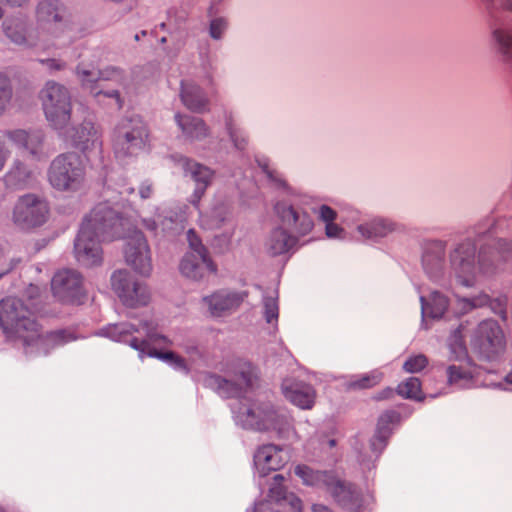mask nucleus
I'll return each mask as SVG.
<instances>
[{
	"label": "nucleus",
	"instance_id": "nucleus-1",
	"mask_svg": "<svg viewBox=\"0 0 512 512\" xmlns=\"http://www.w3.org/2000/svg\"><path fill=\"white\" fill-rule=\"evenodd\" d=\"M107 337L117 342L129 344L140 353L151 357L161 359L170 364L176 357L173 351L162 352L151 348L150 344L157 340H166V338L157 332V324L152 320H143L139 327L131 323H118L109 325L105 329Z\"/></svg>",
	"mask_w": 512,
	"mask_h": 512
},
{
	"label": "nucleus",
	"instance_id": "nucleus-2",
	"mask_svg": "<svg viewBox=\"0 0 512 512\" xmlns=\"http://www.w3.org/2000/svg\"><path fill=\"white\" fill-rule=\"evenodd\" d=\"M0 327L8 337L21 339L26 346L42 340L30 310L16 297L0 301Z\"/></svg>",
	"mask_w": 512,
	"mask_h": 512
},
{
	"label": "nucleus",
	"instance_id": "nucleus-3",
	"mask_svg": "<svg viewBox=\"0 0 512 512\" xmlns=\"http://www.w3.org/2000/svg\"><path fill=\"white\" fill-rule=\"evenodd\" d=\"M112 147L117 158L137 157L150 149V132L141 116L121 118L112 133Z\"/></svg>",
	"mask_w": 512,
	"mask_h": 512
},
{
	"label": "nucleus",
	"instance_id": "nucleus-4",
	"mask_svg": "<svg viewBox=\"0 0 512 512\" xmlns=\"http://www.w3.org/2000/svg\"><path fill=\"white\" fill-rule=\"evenodd\" d=\"M86 167L80 155L67 152L53 159L48 169V180L59 191L75 192L85 183Z\"/></svg>",
	"mask_w": 512,
	"mask_h": 512
},
{
	"label": "nucleus",
	"instance_id": "nucleus-5",
	"mask_svg": "<svg viewBox=\"0 0 512 512\" xmlns=\"http://www.w3.org/2000/svg\"><path fill=\"white\" fill-rule=\"evenodd\" d=\"M84 221L102 242L122 238L133 228L127 217L111 208L107 203L96 205L84 218Z\"/></svg>",
	"mask_w": 512,
	"mask_h": 512
},
{
	"label": "nucleus",
	"instance_id": "nucleus-6",
	"mask_svg": "<svg viewBox=\"0 0 512 512\" xmlns=\"http://www.w3.org/2000/svg\"><path fill=\"white\" fill-rule=\"evenodd\" d=\"M47 121L55 129L64 128L71 119L72 103L68 89L55 81H48L39 94Z\"/></svg>",
	"mask_w": 512,
	"mask_h": 512
},
{
	"label": "nucleus",
	"instance_id": "nucleus-7",
	"mask_svg": "<svg viewBox=\"0 0 512 512\" xmlns=\"http://www.w3.org/2000/svg\"><path fill=\"white\" fill-rule=\"evenodd\" d=\"M65 8L58 1L42 0L37 5L36 19L39 25L47 28L54 36L53 45L62 48L72 41L73 27L64 20Z\"/></svg>",
	"mask_w": 512,
	"mask_h": 512
},
{
	"label": "nucleus",
	"instance_id": "nucleus-8",
	"mask_svg": "<svg viewBox=\"0 0 512 512\" xmlns=\"http://www.w3.org/2000/svg\"><path fill=\"white\" fill-rule=\"evenodd\" d=\"M255 378L254 367L249 363H241L234 371L232 379H226L214 373H204L201 381L207 388L213 389L225 398L239 397L251 387Z\"/></svg>",
	"mask_w": 512,
	"mask_h": 512
},
{
	"label": "nucleus",
	"instance_id": "nucleus-9",
	"mask_svg": "<svg viewBox=\"0 0 512 512\" xmlns=\"http://www.w3.org/2000/svg\"><path fill=\"white\" fill-rule=\"evenodd\" d=\"M111 285L121 302L131 308L146 306L150 292L144 283L135 280L126 270H117L111 276Z\"/></svg>",
	"mask_w": 512,
	"mask_h": 512
},
{
	"label": "nucleus",
	"instance_id": "nucleus-10",
	"mask_svg": "<svg viewBox=\"0 0 512 512\" xmlns=\"http://www.w3.org/2000/svg\"><path fill=\"white\" fill-rule=\"evenodd\" d=\"M472 345L482 358L493 360L504 353L506 341L499 324L486 320L479 324Z\"/></svg>",
	"mask_w": 512,
	"mask_h": 512
},
{
	"label": "nucleus",
	"instance_id": "nucleus-11",
	"mask_svg": "<svg viewBox=\"0 0 512 512\" xmlns=\"http://www.w3.org/2000/svg\"><path fill=\"white\" fill-rule=\"evenodd\" d=\"M54 297L62 303L80 304L85 297L82 275L74 269H61L51 281Z\"/></svg>",
	"mask_w": 512,
	"mask_h": 512
},
{
	"label": "nucleus",
	"instance_id": "nucleus-12",
	"mask_svg": "<svg viewBox=\"0 0 512 512\" xmlns=\"http://www.w3.org/2000/svg\"><path fill=\"white\" fill-rule=\"evenodd\" d=\"M48 211L45 201L36 195L27 194L17 201L13 210V221L21 228L40 226L46 221Z\"/></svg>",
	"mask_w": 512,
	"mask_h": 512
},
{
	"label": "nucleus",
	"instance_id": "nucleus-13",
	"mask_svg": "<svg viewBox=\"0 0 512 512\" xmlns=\"http://www.w3.org/2000/svg\"><path fill=\"white\" fill-rule=\"evenodd\" d=\"M76 75L79 78L82 86L89 88L91 93H93L95 96L103 94L107 97L114 98L117 109H121L123 107V100L120 97L118 91L112 90L103 92L102 90H96L95 86V84H98L102 81L120 77L119 70L113 68L107 71H100L94 66H86L85 64L81 63L76 68Z\"/></svg>",
	"mask_w": 512,
	"mask_h": 512
},
{
	"label": "nucleus",
	"instance_id": "nucleus-14",
	"mask_svg": "<svg viewBox=\"0 0 512 512\" xmlns=\"http://www.w3.org/2000/svg\"><path fill=\"white\" fill-rule=\"evenodd\" d=\"M328 493L337 505L348 512H361L363 496L360 489L351 482L340 479L337 475Z\"/></svg>",
	"mask_w": 512,
	"mask_h": 512
},
{
	"label": "nucleus",
	"instance_id": "nucleus-15",
	"mask_svg": "<svg viewBox=\"0 0 512 512\" xmlns=\"http://www.w3.org/2000/svg\"><path fill=\"white\" fill-rule=\"evenodd\" d=\"M287 461L288 457L283 449L274 444L262 445L254 454V465L261 477L280 470Z\"/></svg>",
	"mask_w": 512,
	"mask_h": 512
},
{
	"label": "nucleus",
	"instance_id": "nucleus-16",
	"mask_svg": "<svg viewBox=\"0 0 512 512\" xmlns=\"http://www.w3.org/2000/svg\"><path fill=\"white\" fill-rule=\"evenodd\" d=\"M3 137L15 146L27 151L35 159H41L44 156V133L40 130H6Z\"/></svg>",
	"mask_w": 512,
	"mask_h": 512
},
{
	"label": "nucleus",
	"instance_id": "nucleus-17",
	"mask_svg": "<svg viewBox=\"0 0 512 512\" xmlns=\"http://www.w3.org/2000/svg\"><path fill=\"white\" fill-rule=\"evenodd\" d=\"M282 391L287 400L301 409H311L315 403L316 391L305 382L286 380Z\"/></svg>",
	"mask_w": 512,
	"mask_h": 512
},
{
	"label": "nucleus",
	"instance_id": "nucleus-18",
	"mask_svg": "<svg viewBox=\"0 0 512 512\" xmlns=\"http://www.w3.org/2000/svg\"><path fill=\"white\" fill-rule=\"evenodd\" d=\"M458 263L453 262V265L457 266V278L459 282L464 286L473 285L477 272H481L485 275L494 273L492 269L493 258H478L476 265V258H456Z\"/></svg>",
	"mask_w": 512,
	"mask_h": 512
},
{
	"label": "nucleus",
	"instance_id": "nucleus-19",
	"mask_svg": "<svg viewBox=\"0 0 512 512\" xmlns=\"http://www.w3.org/2000/svg\"><path fill=\"white\" fill-rule=\"evenodd\" d=\"M182 165L184 171L196 183V188L191 196V203L197 207L212 180L213 172L208 167L188 158L182 159Z\"/></svg>",
	"mask_w": 512,
	"mask_h": 512
},
{
	"label": "nucleus",
	"instance_id": "nucleus-20",
	"mask_svg": "<svg viewBox=\"0 0 512 512\" xmlns=\"http://www.w3.org/2000/svg\"><path fill=\"white\" fill-rule=\"evenodd\" d=\"M275 210L285 225L301 235L308 234L314 226L313 220L306 212L299 211L287 203H277Z\"/></svg>",
	"mask_w": 512,
	"mask_h": 512
},
{
	"label": "nucleus",
	"instance_id": "nucleus-21",
	"mask_svg": "<svg viewBox=\"0 0 512 512\" xmlns=\"http://www.w3.org/2000/svg\"><path fill=\"white\" fill-rule=\"evenodd\" d=\"M247 295V292L222 290L205 297L203 300L209 306V310L213 316H221L225 312L238 308Z\"/></svg>",
	"mask_w": 512,
	"mask_h": 512
},
{
	"label": "nucleus",
	"instance_id": "nucleus-22",
	"mask_svg": "<svg viewBox=\"0 0 512 512\" xmlns=\"http://www.w3.org/2000/svg\"><path fill=\"white\" fill-rule=\"evenodd\" d=\"M179 270L185 278L199 281L210 274H215L217 265L212 258H182Z\"/></svg>",
	"mask_w": 512,
	"mask_h": 512
},
{
	"label": "nucleus",
	"instance_id": "nucleus-23",
	"mask_svg": "<svg viewBox=\"0 0 512 512\" xmlns=\"http://www.w3.org/2000/svg\"><path fill=\"white\" fill-rule=\"evenodd\" d=\"M283 481L284 477L281 474H276L273 477V483L269 488V498L276 502V506L287 509L289 512H302L301 499L292 493L287 495Z\"/></svg>",
	"mask_w": 512,
	"mask_h": 512
},
{
	"label": "nucleus",
	"instance_id": "nucleus-24",
	"mask_svg": "<svg viewBox=\"0 0 512 512\" xmlns=\"http://www.w3.org/2000/svg\"><path fill=\"white\" fill-rule=\"evenodd\" d=\"M295 474L302 480L304 485L316 489H324L327 492L336 476L334 471L314 470L304 464L295 467Z\"/></svg>",
	"mask_w": 512,
	"mask_h": 512
},
{
	"label": "nucleus",
	"instance_id": "nucleus-25",
	"mask_svg": "<svg viewBox=\"0 0 512 512\" xmlns=\"http://www.w3.org/2000/svg\"><path fill=\"white\" fill-rule=\"evenodd\" d=\"M70 139L74 147L84 152L101 146L100 132L90 121H84L79 127L75 128L70 135Z\"/></svg>",
	"mask_w": 512,
	"mask_h": 512
},
{
	"label": "nucleus",
	"instance_id": "nucleus-26",
	"mask_svg": "<svg viewBox=\"0 0 512 512\" xmlns=\"http://www.w3.org/2000/svg\"><path fill=\"white\" fill-rule=\"evenodd\" d=\"M100 242L101 239L83 221L74 244L76 256H99L102 253Z\"/></svg>",
	"mask_w": 512,
	"mask_h": 512
},
{
	"label": "nucleus",
	"instance_id": "nucleus-27",
	"mask_svg": "<svg viewBox=\"0 0 512 512\" xmlns=\"http://www.w3.org/2000/svg\"><path fill=\"white\" fill-rule=\"evenodd\" d=\"M266 246L273 256L294 253L298 247V239L282 228H277L271 232Z\"/></svg>",
	"mask_w": 512,
	"mask_h": 512
},
{
	"label": "nucleus",
	"instance_id": "nucleus-28",
	"mask_svg": "<svg viewBox=\"0 0 512 512\" xmlns=\"http://www.w3.org/2000/svg\"><path fill=\"white\" fill-rule=\"evenodd\" d=\"M180 96L183 104L194 112L201 113L208 105V99L203 90L192 82H181Z\"/></svg>",
	"mask_w": 512,
	"mask_h": 512
},
{
	"label": "nucleus",
	"instance_id": "nucleus-29",
	"mask_svg": "<svg viewBox=\"0 0 512 512\" xmlns=\"http://www.w3.org/2000/svg\"><path fill=\"white\" fill-rule=\"evenodd\" d=\"M175 120L183 134L191 140H201L209 135V128L201 118L176 114Z\"/></svg>",
	"mask_w": 512,
	"mask_h": 512
},
{
	"label": "nucleus",
	"instance_id": "nucleus-30",
	"mask_svg": "<svg viewBox=\"0 0 512 512\" xmlns=\"http://www.w3.org/2000/svg\"><path fill=\"white\" fill-rule=\"evenodd\" d=\"M492 46L505 62H512V28L498 26L491 33Z\"/></svg>",
	"mask_w": 512,
	"mask_h": 512
},
{
	"label": "nucleus",
	"instance_id": "nucleus-31",
	"mask_svg": "<svg viewBox=\"0 0 512 512\" xmlns=\"http://www.w3.org/2000/svg\"><path fill=\"white\" fill-rule=\"evenodd\" d=\"M271 410V406L264 404L261 406H252L246 408L245 411L239 414V419L245 428L254 429L257 431H263L267 429L265 426L266 417L268 411Z\"/></svg>",
	"mask_w": 512,
	"mask_h": 512
},
{
	"label": "nucleus",
	"instance_id": "nucleus-32",
	"mask_svg": "<svg viewBox=\"0 0 512 512\" xmlns=\"http://www.w3.org/2000/svg\"><path fill=\"white\" fill-rule=\"evenodd\" d=\"M447 382L450 386L463 388L468 386L473 379V371L470 361L460 364H451L446 369Z\"/></svg>",
	"mask_w": 512,
	"mask_h": 512
},
{
	"label": "nucleus",
	"instance_id": "nucleus-33",
	"mask_svg": "<svg viewBox=\"0 0 512 512\" xmlns=\"http://www.w3.org/2000/svg\"><path fill=\"white\" fill-rule=\"evenodd\" d=\"M422 316H429L433 319L441 318L446 312L449 301L448 298L438 291H434L430 294L429 301L424 296L420 297Z\"/></svg>",
	"mask_w": 512,
	"mask_h": 512
},
{
	"label": "nucleus",
	"instance_id": "nucleus-34",
	"mask_svg": "<svg viewBox=\"0 0 512 512\" xmlns=\"http://www.w3.org/2000/svg\"><path fill=\"white\" fill-rule=\"evenodd\" d=\"M265 426H267V429L264 431H273L280 438L288 437L292 429L290 417L274 410L272 407L267 413Z\"/></svg>",
	"mask_w": 512,
	"mask_h": 512
},
{
	"label": "nucleus",
	"instance_id": "nucleus-35",
	"mask_svg": "<svg viewBox=\"0 0 512 512\" xmlns=\"http://www.w3.org/2000/svg\"><path fill=\"white\" fill-rule=\"evenodd\" d=\"M31 178V171L23 163L16 161L5 175V182L10 188L21 189L29 184Z\"/></svg>",
	"mask_w": 512,
	"mask_h": 512
},
{
	"label": "nucleus",
	"instance_id": "nucleus-36",
	"mask_svg": "<svg viewBox=\"0 0 512 512\" xmlns=\"http://www.w3.org/2000/svg\"><path fill=\"white\" fill-rule=\"evenodd\" d=\"M358 229L364 237L376 239L385 237L391 233L395 227L391 221L386 219H374L368 223L360 225Z\"/></svg>",
	"mask_w": 512,
	"mask_h": 512
},
{
	"label": "nucleus",
	"instance_id": "nucleus-37",
	"mask_svg": "<svg viewBox=\"0 0 512 512\" xmlns=\"http://www.w3.org/2000/svg\"><path fill=\"white\" fill-rule=\"evenodd\" d=\"M321 221L325 223V234L328 238L344 237L345 231L338 224L334 223L337 218V212L328 205H321L318 211Z\"/></svg>",
	"mask_w": 512,
	"mask_h": 512
},
{
	"label": "nucleus",
	"instance_id": "nucleus-38",
	"mask_svg": "<svg viewBox=\"0 0 512 512\" xmlns=\"http://www.w3.org/2000/svg\"><path fill=\"white\" fill-rule=\"evenodd\" d=\"M149 246L143 233L133 231L126 242L125 256H146L149 253Z\"/></svg>",
	"mask_w": 512,
	"mask_h": 512
},
{
	"label": "nucleus",
	"instance_id": "nucleus-39",
	"mask_svg": "<svg viewBox=\"0 0 512 512\" xmlns=\"http://www.w3.org/2000/svg\"><path fill=\"white\" fill-rule=\"evenodd\" d=\"M383 379V373L379 370H373L352 379L348 383V387L352 390L370 389L378 385Z\"/></svg>",
	"mask_w": 512,
	"mask_h": 512
},
{
	"label": "nucleus",
	"instance_id": "nucleus-40",
	"mask_svg": "<svg viewBox=\"0 0 512 512\" xmlns=\"http://www.w3.org/2000/svg\"><path fill=\"white\" fill-rule=\"evenodd\" d=\"M5 35L11 42L17 45H24L27 42L25 27L17 20L7 19L2 24Z\"/></svg>",
	"mask_w": 512,
	"mask_h": 512
},
{
	"label": "nucleus",
	"instance_id": "nucleus-41",
	"mask_svg": "<svg viewBox=\"0 0 512 512\" xmlns=\"http://www.w3.org/2000/svg\"><path fill=\"white\" fill-rule=\"evenodd\" d=\"M396 392L406 399L422 400L421 382L416 377H410L397 386Z\"/></svg>",
	"mask_w": 512,
	"mask_h": 512
},
{
	"label": "nucleus",
	"instance_id": "nucleus-42",
	"mask_svg": "<svg viewBox=\"0 0 512 512\" xmlns=\"http://www.w3.org/2000/svg\"><path fill=\"white\" fill-rule=\"evenodd\" d=\"M76 339L75 333L69 329L51 331L43 337L44 343L52 347L62 346Z\"/></svg>",
	"mask_w": 512,
	"mask_h": 512
},
{
	"label": "nucleus",
	"instance_id": "nucleus-43",
	"mask_svg": "<svg viewBox=\"0 0 512 512\" xmlns=\"http://www.w3.org/2000/svg\"><path fill=\"white\" fill-rule=\"evenodd\" d=\"M449 350L451 359L456 361H469L465 343L458 332H455L449 339Z\"/></svg>",
	"mask_w": 512,
	"mask_h": 512
},
{
	"label": "nucleus",
	"instance_id": "nucleus-44",
	"mask_svg": "<svg viewBox=\"0 0 512 512\" xmlns=\"http://www.w3.org/2000/svg\"><path fill=\"white\" fill-rule=\"evenodd\" d=\"M399 418V414L396 411H385L380 415L375 433L378 434V438L384 439L390 437L391 429L390 425Z\"/></svg>",
	"mask_w": 512,
	"mask_h": 512
},
{
	"label": "nucleus",
	"instance_id": "nucleus-45",
	"mask_svg": "<svg viewBox=\"0 0 512 512\" xmlns=\"http://www.w3.org/2000/svg\"><path fill=\"white\" fill-rule=\"evenodd\" d=\"M226 128L235 148L241 151L245 150L248 145L247 137L240 128L234 125L231 116L226 118Z\"/></svg>",
	"mask_w": 512,
	"mask_h": 512
},
{
	"label": "nucleus",
	"instance_id": "nucleus-46",
	"mask_svg": "<svg viewBox=\"0 0 512 512\" xmlns=\"http://www.w3.org/2000/svg\"><path fill=\"white\" fill-rule=\"evenodd\" d=\"M13 96V89L10 79L0 74V116L5 112Z\"/></svg>",
	"mask_w": 512,
	"mask_h": 512
},
{
	"label": "nucleus",
	"instance_id": "nucleus-47",
	"mask_svg": "<svg viewBox=\"0 0 512 512\" xmlns=\"http://www.w3.org/2000/svg\"><path fill=\"white\" fill-rule=\"evenodd\" d=\"M264 317L267 323L277 322L279 316L278 300L273 296L263 298Z\"/></svg>",
	"mask_w": 512,
	"mask_h": 512
},
{
	"label": "nucleus",
	"instance_id": "nucleus-48",
	"mask_svg": "<svg viewBox=\"0 0 512 512\" xmlns=\"http://www.w3.org/2000/svg\"><path fill=\"white\" fill-rule=\"evenodd\" d=\"M428 365V358L424 354L409 357L403 364V370L407 373H418Z\"/></svg>",
	"mask_w": 512,
	"mask_h": 512
},
{
	"label": "nucleus",
	"instance_id": "nucleus-49",
	"mask_svg": "<svg viewBox=\"0 0 512 512\" xmlns=\"http://www.w3.org/2000/svg\"><path fill=\"white\" fill-rule=\"evenodd\" d=\"M128 265L138 274L149 276L152 271L151 258H128Z\"/></svg>",
	"mask_w": 512,
	"mask_h": 512
},
{
	"label": "nucleus",
	"instance_id": "nucleus-50",
	"mask_svg": "<svg viewBox=\"0 0 512 512\" xmlns=\"http://www.w3.org/2000/svg\"><path fill=\"white\" fill-rule=\"evenodd\" d=\"M187 241L191 250L198 256H207V249L203 245L201 238L197 235L194 229L188 230Z\"/></svg>",
	"mask_w": 512,
	"mask_h": 512
},
{
	"label": "nucleus",
	"instance_id": "nucleus-51",
	"mask_svg": "<svg viewBox=\"0 0 512 512\" xmlns=\"http://www.w3.org/2000/svg\"><path fill=\"white\" fill-rule=\"evenodd\" d=\"M488 12L493 15L497 10L503 9L512 12V0H504L498 4L497 0H482Z\"/></svg>",
	"mask_w": 512,
	"mask_h": 512
},
{
	"label": "nucleus",
	"instance_id": "nucleus-52",
	"mask_svg": "<svg viewBox=\"0 0 512 512\" xmlns=\"http://www.w3.org/2000/svg\"><path fill=\"white\" fill-rule=\"evenodd\" d=\"M227 27V23L223 18L213 19L210 23L209 33L213 39H220Z\"/></svg>",
	"mask_w": 512,
	"mask_h": 512
},
{
	"label": "nucleus",
	"instance_id": "nucleus-53",
	"mask_svg": "<svg viewBox=\"0 0 512 512\" xmlns=\"http://www.w3.org/2000/svg\"><path fill=\"white\" fill-rule=\"evenodd\" d=\"M445 252V243L440 240H433L426 243V256H439Z\"/></svg>",
	"mask_w": 512,
	"mask_h": 512
},
{
	"label": "nucleus",
	"instance_id": "nucleus-54",
	"mask_svg": "<svg viewBox=\"0 0 512 512\" xmlns=\"http://www.w3.org/2000/svg\"><path fill=\"white\" fill-rule=\"evenodd\" d=\"M458 256H475L476 246L475 244L467 239L460 243L454 251Z\"/></svg>",
	"mask_w": 512,
	"mask_h": 512
},
{
	"label": "nucleus",
	"instance_id": "nucleus-55",
	"mask_svg": "<svg viewBox=\"0 0 512 512\" xmlns=\"http://www.w3.org/2000/svg\"><path fill=\"white\" fill-rule=\"evenodd\" d=\"M275 505L272 501H260L255 505L254 512H289L287 509L280 511Z\"/></svg>",
	"mask_w": 512,
	"mask_h": 512
},
{
	"label": "nucleus",
	"instance_id": "nucleus-56",
	"mask_svg": "<svg viewBox=\"0 0 512 512\" xmlns=\"http://www.w3.org/2000/svg\"><path fill=\"white\" fill-rule=\"evenodd\" d=\"M389 437H385L384 439L378 438V434H374V436L370 440V446L373 452L380 454L387 445Z\"/></svg>",
	"mask_w": 512,
	"mask_h": 512
},
{
	"label": "nucleus",
	"instance_id": "nucleus-57",
	"mask_svg": "<svg viewBox=\"0 0 512 512\" xmlns=\"http://www.w3.org/2000/svg\"><path fill=\"white\" fill-rule=\"evenodd\" d=\"M261 167L270 180L274 181L278 186H285V181L275 170L270 169L268 164H263Z\"/></svg>",
	"mask_w": 512,
	"mask_h": 512
},
{
	"label": "nucleus",
	"instance_id": "nucleus-58",
	"mask_svg": "<svg viewBox=\"0 0 512 512\" xmlns=\"http://www.w3.org/2000/svg\"><path fill=\"white\" fill-rule=\"evenodd\" d=\"M41 64L45 65L51 71L62 70L66 67V63L57 59L40 60Z\"/></svg>",
	"mask_w": 512,
	"mask_h": 512
},
{
	"label": "nucleus",
	"instance_id": "nucleus-59",
	"mask_svg": "<svg viewBox=\"0 0 512 512\" xmlns=\"http://www.w3.org/2000/svg\"><path fill=\"white\" fill-rule=\"evenodd\" d=\"M465 301L468 303L470 309L481 307L483 305H486L489 301V297L485 294L480 295L478 297H475L473 299H465Z\"/></svg>",
	"mask_w": 512,
	"mask_h": 512
},
{
	"label": "nucleus",
	"instance_id": "nucleus-60",
	"mask_svg": "<svg viewBox=\"0 0 512 512\" xmlns=\"http://www.w3.org/2000/svg\"><path fill=\"white\" fill-rule=\"evenodd\" d=\"M497 252L501 254L512 253V241L500 239L496 243Z\"/></svg>",
	"mask_w": 512,
	"mask_h": 512
},
{
	"label": "nucleus",
	"instance_id": "nucleus-61",
	"mask_svg": "<svg viewBox=\"0 0 512 512\" xmlns=\"http://www.w3.org/2000/svg\"><path fill=\"white\" fill-rule=\"evenodd\" d=\"M9 156L10 151L5 147L4 141L0 139V172L3 170Z\"/></svg>",
	"mask_w": 512,
	"mask_h": 512
},
{
	"label": "nucleus",
	"instance_id": "nucleus-62",
	"mask_svg": "<svg viewBox=\"0 0 512 512\" xmlns=\"http://www.w3.org/2000/svg\"><path fill=\"white\" fill-rule=\"evenodd\" d=\"M172 367H174L177 370L188 372V367L185 359L178 354L174 358V360L170 363Z\"/></svg>",
	"mask_w": 512,
	"mask_h": 512
},
{
	"label": "nucleus",
	"instance_id": "nucleus-63",
	"mask_svg": "<svg viewBox=\"0 0 512 512\" xmlns=\"http://www.w3.org/2000/svg\"><path fill=\"white\" fill-rule=\"evenodd\" d=\"M393 395H394V390L392 388H390V387H387V388L383 389L382 391H380L379 393H377L374 396V399H376V400L389 399Z\"/></svg>",
	"mask_w": 512,
	"mask_h": 512
},
{
	"label": "nucleus",
	"instance_id": "nucleus-64",
	"mask_svg": "<svg viewBox=\"0 0 512 512\" xmlns=\"http://www.w3.org/2000/svg\"><path fill=\"white\" fill-rule=\"evenodd\" d=\"M496 303H497V306H498V309H499L497 311V313L501 316V318L503 320H506V318H507V312H506L507 300L505 298L504 299H497Z\"/></svg>",
	"mask_w": 512,
	"mask_h": 512
}]
</instances>
